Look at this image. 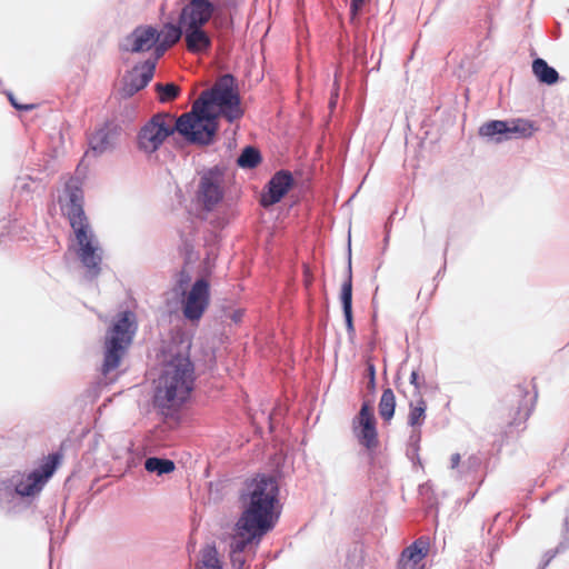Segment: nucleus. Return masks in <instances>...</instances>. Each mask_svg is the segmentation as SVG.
<instances>
[{
	"mask_svg": "<svg viewBox=\"0 0 569 569\" xmlns=\"http://www.w3.org/2000/svg\"><path fill=\"white\" fill-rule=\"evenodd\" d=\"M280 489L276 478L258 476L241 496L242 511L228 537L229 556L234 569H243L246 550L256 548L280 517Z\"/></svg>",
	"mask_w": 569,
	"mask_h": 569,
	"instance_id": "f257e3e1",
	"label": "nucleus"
},
{
	"mask_svg": "<svg viewBox=\"0 0 569 569\" xmlns=\"http://www.w3.org/2000/svg\"><path fill=\"white\" fill-rule=\"evenodd\" d=\"M242 116L243 108L236 89V81L231 76L226 74L211 90L202 92L193 102L190 112L174 120V131L190 142L208 144L218 130L219 117L233 122Z\"/></svg>",
	"mask_w": 569,
	"mask_h": 569,
	"instance_id": "f03ea898",
	"label": "nucleus"
},
{
	"mask_svg": "<svg viewBox=\"0 0 569 569\" xmlns=\"http://www.w3.org/2000/svg\"><path fill=\"white\" fill-rule=\"evenodd\" d=\"M216 7L213 0H186L180 11L179 26L168 23L161 31L157 30L158 57L179 41L182 34L189 51H207L211 46V39L203 26L213 16Z\"/></svg>",
	"mask_w": 569,
	"mask_h": 569,
	"instance_id": "7ed1b4c3",
	"label": "nucleus"
},
{
	"mask_svg": "<svg viewBox=\"0 0 569 569\" xmlns=\"http://www.w3.org/2000/svg\"><path fill=\"white\" fill-rule=\"evenodd\" d=\"M82 199L78 181L71 179L63 196L60 197L61 210L68 217L73 231L69 249L74 252L88 273L94 277L99 273L102 249L84 216Z\"/></svg>",
	"mask_w": 569,
	"mask_h": 569,
	"instance_id": "20e7f679",
	"label": "nucleus"
},
{
	"mask_svg": "<svg viewBox=\"0 0 569 569\" xmlns=\"http://www.w3.org/2000/svg\"><path fill=\"white\" fill-rule=\"evenodd\" d=\"M193 381V367L186 353L164 356L163 367L156 385V403L162 408L180 406L189 398Z\"/></svg>",
	"mask_w": 569,
	"mask_h": 569,
	"instance_id": "39448f33",
	"label": "nucleus"
},
{
	"mask_svg": "<svg viewBox=\"0 0 569 569\" xmlns=\"http://www.w3.org/2000/svg\"><path fill=\"white\" fill-rule=\"evenodd\" d=\"M137 329L136 316L130 311L121 312L112 322L106 335V353L103 371L116 369L132 341Z\"/></svg>",
	"mask_w": 569,
	"mask_h": 569,
	"instance_id": "423d86ee",
	"label": "nucleus"
},
{
	"mask_svg": "<svg viewBox=\"0 0 569 569\" xmlns=\"http://www.w3.org/2000/svg\"><path fill=\"white\" fill-rule=\"evenodd\" d=\"M173 132V117L168 113H158L139 130L137 137L138 148L147 154L154 153Z\"/></svg>",
	"mask_w": 569,
	"mask_h": 569,
	"instance_id": "0eeeda50",
	"label": "nucleus"
},
{
	"mask_svg": "<svg viewBox=\"0 0 569 569\" xmlns=\"http://www.w3.org/2000/svg\"><path fill=\"white\" fill-rule=\"evenodd\" d=\"M533 131V124L525 119L491 120L479 128V136L488 141L500 143L512 138L530 137Z\"/></svg>",
	"mask_w": 569,
	"mask_h": 569,
	"instance_id": "6e6552de",
	"label": "nucleus"
},
{
	"mask_svg": "<svg viewBox=\"0 0 569 569\" xmlns=\"http://www.w3.org/2000/svg\"><path fill=\"white\" fill-rule=\"evenodd\" d=\"M209 283L204 279L197 280L189 290L183 292L182 312L186 319L199 321L209 306Z\"/></svg>",
	"mask_w": 569,
	"mask_h": 569,
	"instance_id": "1a4fd4ad",
	"label": "nucleus"
},
{
	"mask_svg": "<svg viewBox=\"0 0 569 569\" xmlns=\"http://www.w3.org/2000/svg\"><path fill=\"white\" fill-rule=\"evenodd\" d=\"M57 465L58 458L49 456L39 468L14 481L17 493L20 496H33L41 491L46 482L54 473Z\"/></svg>",
	"mask_w": 569,
	"mask_h": 569,
	"instance_id": "9d476101",
	"label": "nucleus"
},
{
	"mask_svg": "<svg viewBox=\"0 0 569 569\" xmlns=\"http://www.w3.org/2000/svg\"><path fill=\"white\" fill-rule=\"evenodd\" d=\"M223 197L222 176L218 170L204 172L198 184L197 202L210 210L218 204Z\"/></svg>",
	"mask_w": 569,
	"mask_h": 569,
	"instance_id": "9b49d317",
	"label": "nucleus"
},
{
	"mask_svg": "<svg viewBox=\"0 0 569 569\" xmlns=\"http://www.w3.org/2000/svg\"><path fill=\"white\" fill-rule=\"evenodd\" d=\"M352 429L355 437L362 446L368 449L377 447L378 433L376 428V418L370 405H362L359 413L353 419Z\"/></svg>",
	"mask_w": 569,
	"mask_h": 569,
	"instance_id": "f8f14e48",
	"label": "nucleus"
},
{
	"mask_svg": "<svg viewBox=\"0 0 569 569\" xmlns=\"http://www.w3.org/2000/svg\"><path fill=\"white\" fill-rule=\"evenodd\" d=\"M156 69V62L148 60L144 63L134 67L124 78L121 89L123 97H130L140 89L144 88L152 79Z\"/></svg>",
	"mask_w": 569,
	"mask_h": 569,
	"instance_id": "ddd939ff",
	"label": "nucleus"
},
{
	"mask_svg": "<svg viewBox=\"0 0 569 569\" xmlns=\"http://www.w3.org/2000/svg\"><path fill=\"white\" fill-rule=\"evenodd\" d=\"M156 44H158L157 29L151 26H141L124 39L122 48L131 52H141L150 50Z\"/></svg>",
	"mask_w": 569,
	"mask_h": 569,
	"instance_id": "4468645a",
	"label": "nucleus"
},
{
	"mask_svg": "<svg viewBox=\"0 0 569 569\" xmlns=\"http://www.w3.org/2000/svg\"><path fill=\"white\" fill-rule=\"evenodd\" d=\"M292 184V177L288 172H278L269 182L268 192L262 194L261 203L264 207L279 202Z\"/></svg>",
	"mask_w": 569,
	"mask_h": 569,
	"instance_id": "2eb2a0df",
	"label": "nucleus"
},
{
	"mask_svg": "<svg viewBox=\"0 0 569 569\" xmlns=\"http://www.w3.org/2000/svg\"><path fill=\"white\" fill-rule=\"evenodd\" d=\"M428 542L418 540L406 548L399 560L400 569H421V561L427 556Z\"/></svg>",
	"mask_w": 569,
	"mask_h": 569,
	"instance_id": "dca6fc26",
	"label": "nucleus"
},
{
	"mask_svg": "<svg viewBox=\"0 0 569 569\" xmlns=\"http://www.w3.org/2000/svg\"><path fill=\"white\" fill-rule=\"evenodd\" d=\"M116 136V128L111 127L110 124H104L103 127L97 129L90 138V147L92 151L101 154L110 150L114 146Z\"/></svg>",
	"mask_w": 569,
	"mask_h": 569,
	"instance_id": "f3484780",
	"label": "nucleus"
},
{
	"mask_svg": "<svg viewBox=\"0 0 569 569\" xmlns=\"http://www.w3.org/2000/svg\"><path fill=\"white\" fill-rule=\"evenodd\" d=\"M340 300L342 303L346 325L349 331L353 330L352 325V272L351 259L349 258L348 274L346 281L341 286Z\"/></svg>",
	"mask_w": 569,
	"mask_h": 569,
	"instance_id": "a211bd4d",
	"label": "nucleus"
},
{
	"mask_svg": "<svg viewBox=\"0 0 569 569\" xmlns=\"http://www.w3.org/2000/svg\"><path fill=\"white\" fill-rule=\"evenodd\" d=\"M532 71L539 81L553 84L558 80V72L549 67L542 59H536L532 63Z\"/></svg>",
	"mask_w": 569,
	"mask_h": 569,
	"instance_id": "6ab92c4d",
	"label": "nucleus"
},
{
	"mask_svg": "<svg viewBox=\"0 0 569 569\" xmlns=\"http://www.w3.org/2000/svg\"><path fill=\"white\" fill-rule=\"evenodd\" d=\"M196 569H222L214 547L207 546L201 550Z\"/></svg>",
	"mask_w": 569,
	"mask_h": 569,
	"instance_id": "aec40b11",
	"label": "nucleus"
},
{
	"mask_svg": "<svg viewBox=\"0 0 569 569\" xmlns=\"http://www.w3.org/2000/svg\"><path fill=\"white\" fill-rule=\"evenodd\" d=\"M144 468L149 472L162 476L172 472L174 470V463L169 459H160L152 457L146 460Z\"/></svg>",
	"mask_w": 569,
	"mask_h": 569,
	"instance_id": "412c9836",
	"label": "nucleus"
},
{
	"mask_svg": "<svg viewBox=\"0 0 569 569\" xmlns=\"http://www.w3.org/2000/svg\"><path fill=\"white\" fill-rule=\"evenodd\" d=\"M396 408V398L393 391L391 389L383 390L380 402H379V413L382 419L390 420L393 417Z\"/></svg>",
	"mask_w": 569,
	"mask_h": 569,
	"instance_id": "4be33fe9",
	"label": "nucleus"
},
{
	"mask_svg": "<svg viewBox=\"0 0 569 569\" xmlns=\"http://www.w3.org/2000/svg\"><path fill=\"white\" fill-rule=\"evenodd\" d=\"M427 405L425 400L420 399L416 405H410V411L408 416V423L411 427H420L426 418Z\"/></svg>",
	"mask_w": 569,
	"mask_h": 569,
	"instance_id": "5701e85b",
	"label": "nucleus"
},
{
	"mask_svg": "<svg viewBox=\"0 0 569 569\" xmlns=\"http://www.w3.org/2000/svg\"><path fill=\"white\" fill-rule=\"evenodd\" d=\"M259 152L251 147H247L238 158V164L241 168H253L259 163Z\"/></svg>",
	"mask_w": 569,
	"mask_h": 569,
	"instance_id": "b1692460",
	"label": "nucleus"
},
{
	"mask_svg": "<svg viewBox=\"0 0 569 569\" xmlns=\"http://www.w3.org/2000/svg\"><path fill=\"white\" fill-rule=\"evenodd\" d=\"M156 89H157V92L159 96V100L161 102H168V101L173 100L174 98H177V96L179 94V91H180L179 87L173 83H167V84L158 83L156 86Z\"/></svg>",
	"mask_w": 569,
	"mask_h": 569,
	"instance_id": "393cba45",
	"label": "nucleus"
},
{
	"mask_svg": "<svg viewBox=\"0 0 569 569\" xmlns=\"http://www.w3.org/2000/svg\"><path fill=\"white\" fill-rule=\"evenodd\" d=\"M366 0H351V14L355 17L358 11L362 8Z\"/></svg>",
	"mask_w": 569,
	"mask_h": 569,
	"instance_id": "a878e982",
	"label": "nucleus"
},
{
	"mask_svg": "<svg viewBox=\"0 0 569 569\" xmlns=\"http://www.w3.org/2000/svg\"><path fill=\"white\" fill-rule=\"evenodd\" d=\"M450 462H451V468L455 469L459 466L460 463V455L459 453H453L450 458Z\"/></svg>",
	"mask_w": 569,
	"mask_h": 569,
	"instance_id": "bb28decb",
	"label": "nucleus"
},
{
	"mask_svg": "<svg viewBox=\"0 0 569 569\" xmlns=\"http://www.w3.org/2000/svg\"><path fill=\"white\" fill-rule=\"evenodd\" d=\"M410 383L415 386L416 389L419 388V385H418V373L417 371H412L411 372V376H410Z\"/></svg>",
	"mask_w": 569,
	"mask_h": 569,
	"instance_id": "cd10ccee",
	"label": "nucleus"
},
{
	"mask_svg": "<svg viewBox=\"0 0 569 569\" xmlns=\"http://www.w3.org/2000/svg\"><path fill=\"white\" fill-rule=\"evenodd\" d=\"M9 98H10V101H11L12 106H13L14 108H17V109H24V110H29V109H31V108H32L31 106H20V104H18V103L14 101V99H13V97H12V96H10Z\"/></svg>",
	"mask_w": 569,
	"mask_h": 569,
	"instance_id": "c85d7f7f",
	"label": "nucleus"
},
{
	"mask_svg": "<svg viewBox=\"0 0 569 569\" xmlns=\"http://www.w3.org/2000/svg\"><path fill=\"white\" fill-rule=\"evenodd\" d=\"M241 318V312L240 311H236L233 315H232V319L233 321H239Z\"/></svg>",
	"mask_w": 569,
	"mask_h": 569,
	"instance_id": "c756f323",
	"label": "nucleus"
},
{
	"mask_svg": "<svg viewBox=\"0 0 569 569\" xmlns=\"http://www.w3.org/2000/svg\"><path fill=\"white\" fill-rule=\"evenodd\" d=\"M336 102H337V92L335 93V97H332V99L330 101V108H333L336 106Z\"/></svg>",
	"mask_w": 569,
	"mask_h": 569,
	"instance_id": "7c9ffc66",
	"label": "nucleus"
},
{
	"mask_svg": "<svg viewBox=\"0 0 569 569\" xmlns=\"http://www.w3.org/2000/svg\"><path fill=\"white\" fill-rule=\"evenodd\" d=\"M369 373L371 376V379H373L375 378V368H373V366H369Z\"/></svg>",
	"mask_w": 569,
	"mask_h": 569,
	"instance_id": "2f4dec72",
	"label": "nucleus"
}]
</instances>
